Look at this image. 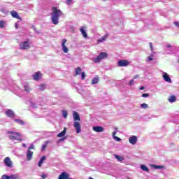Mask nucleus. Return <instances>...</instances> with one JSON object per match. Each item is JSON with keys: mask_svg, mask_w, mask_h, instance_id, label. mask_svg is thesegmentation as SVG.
Returning a JSON list of instances; mask_svg holds the SVG:
<instances>
[{"mask_svg": "<svg viewBox=\"0 0 179 179\" xmlns=\"http://www.w3.org/2000/svg\"><path fill=\"white\" fill-rule=\"evenodd\" d=\"M67 5H72V0H66Z\"/></svg>", "mask_w": 179, "mask_h": 179, "instance_id": "38", "label": "nucleus"}, {"mask_svg": "<svg viewBox=\"0 0 179 179\" xmlns=\"http://www.w3.org/2000/svg\"><path fill=\"white\" fill-rule=\"evenodd\" d=\"M15 122H17V124H20V125H24V122L22 120L19 119H15Z\"/></svg>", "mask_w": 179, "mask_h": 179, "instance_id": "24", "label": "nucleus"}, {"mask_svg": "<svg viewBox=\"0 0 179 179\" xmlns=\"http://www.w3.org/2000/svg\"><path fill=\"white\" fill-rule=\"evenodd\" d=\"M10 15H11L12 17H14L15 19H18L19 20H22V17H20V16H19V14L15 10H12L10 12Z\"/></svg>", "mask_w": 179, "mask_h": 179, "instance_id": "11", "label": "nucleus"}, {"mask_svg": "<svg viewBox=\"0 0 179 179\" xmlns=\"http://www.w3.org/2000/svg\"><path fill=\"white\" fill-rule=\"evenodd\" d=\"M178 64H179V59H178Z\"/></svg>", "mask_w": 179, "mask_h": 179, "instance_id": "51", "label": "nucleus"}, {"mask_svg": "<svg viewBox=\"0 0 179 179\" xmlns=\"http://www.w3.org/2000/svg\"><path fill=\"white\" fill-rule=\"evenodd\" d=\"M108 57V54L106 52H101L95 59H94V62L95 64H99L101 59H106Z\"/></svg>", "mask_w": 179, "mask_h": 179, "instance_id": "4", "label": "nucleus"}, {"mask_svg": "<svg viewBox=\"0 0 179 179\" xmlns=\"http://www.w3.org/2000/svg\"><path fill=\"white\" fill-rule=\"evenodd\" d=\"M113 139L115 141H117V142H120L121 139L119 137H117L116 136L113 137Z\"/></svg>", "mask_w": 179, "mask_h": 179, "instance_id": "36", "label": "nucleus"}, {"mask_svg": "<svg viewBox=\"0 0 179 179\" xmlns=\"http://www.w3.org/2000/svg\"><path fill=\"white\" fill-rule=\"evenodd\" d=\"M141 169L143 170V171H149V168L145 165H141Z\"/></svg>", "mask_w": 179, "mask_h": 179, "instance_id": "23", "label": "nucleus"}, {"mask_svg": "<svg viewBox=\"0 0 179 179\" xmlns=\"http://www.w3.org/2000/svg\"><path fill=\"white\" fill-rule=\"evenodd\" d=\"M65 134H66V127H64V130L57 134V138H62L65 136Z\"/></svg>", "mask_w": 179, "mask_h": 179, "instance_id": "16", "label": "nucleus"}, {"mask_svg": "<svg viewBox=\"0 0 179 179\" xmlns=\"http://www.w3.org/2000/svg\"><path fill=\"white\" fill-rule=\"evenodd\" d=\"M85 78H86V75L85 74V72L81 73L82 80H85Z\"/></svg>", "mask_w": 179, "mask_h": 179, "instance_id": "34", "label": "nucleus"}, {"mask_svg": "<svg viewBox=\"0 0 179 179\" xmlns=\"http://www.w3.org/2000/svg\"><path fill=\"white\" fill-rule=\"evenodd\" d=\"M93 131L95 132H103L104 128L103 127L96 126L93 127Z\"/></svg>", "mask_w": 179, "mask_h": 179, "instance_id": "14", "label": "nucleus"}, {"mask_svg": "<svg viewBox=\"0 0 179 179\" xmlns=\"http://www.w3.org/2000/svg\"><path fill=\"white\" fill-rule=\"evenodd\" d=\"M3 162L6 167H9L10 169H12V167H13V162H12V160H10V157H6L4 159Z\"/></svg>", "mask_w": 179, "mask_h": 179, "instance_id": "7", "label": "nucleus"}, {"mask_svg": "<svg viewBox=\"0 0 179 179\" xmlns=\"http://www.w3.org/2000/svg\"><path fill=\"white\" fill-rule=\"evenodd\" d=\"M129 85L130 86H132V85H134V80H131L129 81Z\"/></svg>", "mask_w": 179, "mask_h": 179, "instance_id": "40", "label": "nucleus"}, {"mask_svg": "<svg viewBox=\"0 0 179 179\" xmlns=\"http://www.w3.org/2000/svg\"><path fill=\"white\" fill-rule=\"evenodd\" d=\"M174 24H175V26H176V27H179V23H178V22L176 21V22H174Z\"/></svg>", "mask_w": 179, "mask_h": 179, "instance_id": "41", "label": "nucleus"}, {"mask_svg": "<svg viewBox=\"0 0 179 179\" xmlns=\"http://www.w3.org/2000/svg\"><path fill=\"white\" fill-rule=\"evenodd\" d=\"M140 90H145V87H143V86L141 87Z\"/></svg>", "mask_w": 179, "mask_h": 179, "instance_id": "47", "label": "nucleus"}, {"mask_svg": "<svg viewBox=\"0 0 179 179\" xmlns=\"http://www.w3.org/2000/svg\"><path fill=\"white\" fill-rule=\"evenodd\" d=\"M48 145V141H45V143L42 145V151L44 152V150H45V149H47V146Z\"/></svg>", "mask_w": 179, "mask_h": 179, "instance_id": "22", "label": "nucleus"}, {"mask_svg": "<svg viewBox=\"0 0 179 179\" xmlns=\"http://www.w3.org/2000/svg\"><path fill=\"white\" fill-rule=\"evenodd\" d=\"M138 78H139L138 75L134 76V79H138Z\"/></svg>", "mask_w": 179, "mask_h": 179, "instance_id": "45", "label": "nucleus"}, {"mask_svg": "<svg viewBox=\"0 0 179 179\" xmlns=\"http://www.w3.org/2000/svg\"><path fill=\"white\" fill-rule=\"evenodd\" d=\"M22 146H23V148H26V144L23 143Z\"/></svg>", "mask_w": 179, "mask_h": 179, "instance_id": "50", "label": "nucleus"}, {"mask_svg": "<svg viewBox=\"0 0 179 179\" xmlns=\"http://www.w3.org/2000/svg\"><path fill=\"white\" fill-rule=\"evenodd\" d=\"M73 118L74 120V128L76 131V134H79L80 132V131H82L81 129V127H80V123L79 122H76V121H79L80 120V116H79V113H78V112L74 111L73 113Z\"/></svg>", "mask_w": 179, "mask_h": 179, "instance_id": "2", "label": "nucleus"}, {"mask_svg": "<svg viewBox=\"0 0 179 179\" xmlns=\"http://www.w3.org/2000/svg\"><path fill=\"white\" fill-rule=\"evenodd\" d=\"M141 97H144V98L149 97V94H143L141 95Z\"/></svg>", "mask_w": 179, "mask_h": 179, "instance_id": "37", "label": "nucleus"}, {"mask_svg": "<svg viewBox=\"0 0 179 179\" xmlns=\"http://www.w3.org/2000/svg\"><path fill=\"white\" fill-rule=\"evenodd\" d=\"M45 159H47V157L45 155H43L41 158V159H40V161H39V162L38 164V167H41V166H43V163H44V160H45Z\"/></svg>", "mask_w": 179, "mask_h": 179, "instance_id": "17", "label": "nucleus"}, {"mask_svg": "<svg viewBox=\"0 0 179 179\" xmlns=\"http://www.w3.org/2000/svg\"><path fill=\"white\" fill-rule=\"evenodd\" d=\"M80 31L83 36L84 38H87V34L85 31V27H82L80 28Z\"/></svg>", "mask_w": 179, "mask_h": 179, "instance_id": "19", "label": "nucleus"}, {"mask_svg": "<svg viewBox=\"0 0 179 179\" xmlns=\"http://www.w3.org/2000/svg\"><path fill=\"white\" fill-rule=\"evenodd\" d=\"M5 27V22L0 21V28L3 29Z\"/></svg>", "mask_w": 179, "mask_h": 179, "instance_id": "31", "label": "nucleus"}, {"mask_svg": "<svg viewBox=\"0 0 179 179\" xmlns=\"http://www.w3.org/2000/svg\"><path fill=\"white\" fill-rule=\"evenodd\" d=\"M148 107H149V106L147 103L141 104V108H148Z\"/></svg>", "mask_w": 179, "mask_h": 179, "instance_id": "32", "label": "nucleus"}, {"mask_svg": "<svg viewBox=\"0 0 179 179\" xmlns=\"http://www.w3.org/2000/svg\"><path fill=\"white\" fill-rule=\"evenodd\" d=\"M24 87L25 92H30L31 90V89L30 88V87H29V85H24Z\"/></svg>", "mask_w": 179, "mask_h": 179, "instance_id": "30", "label": "nucleus"}, {"mask_svg": "<svg viewBox=\"0 0 179 179\" xmlns=\"http://www.w3.org/2000/svg\"><path fill=\"white\" fill-rule=\"evenodd\" d=\"M2 179H10V176H8V175H3L1 176Z\"/></svg>", "mask_w": 179, "mask_h": 179, "instance_id": "33", "label": "nucleus"}, {"mask_svg": "<svg viewBox=\"0 0 179 179\" xmlns=\"http://www.w3.org/2000/svg\"><path fill=\"white\" fill-rule=\"evenodd\" d=\"M65 43H66V39H63L62 41V50H63L64 52H65V54H66L68 52V51H69V50L68 49V48L65 45Z\"/></svg>", "mask_w": 179, "mask_h": 179, "instance_id": "9", "label": "nucleus"}, {"mask_svg": "<svg viewBox=\"0 0 179 179\" xmlns=\"http://www.w3.org/2000/svg\"><path fill=\"white\" fill-rule=\"evenodd\" d=\"M168 100L169 103H174V101H176V96L174 95L171 96Z\"/></svg>", "mask_w": 179, "mask_h": 179, "instance_id": "21", "label": "nucleus"}, {"mask_svg": "<svg viewBox=\"0 0 179 179\" xmlns=\"http://www.w3.org/2000/svg\"><path fill=\"white\" fill-rule=\"evenodd\" d=\"M166 47H167V48H170L171 47V45H167Z\"/></svg>", "mask_w": 179, "mask_h": 179, "instance_id": "49", "label": "nucleus"}, {"mask_svg": "<svg viewBox=\"0 0 179 179\" xmlns=\"http://www.w3.org/2000/svg\"><path fill=\"white\" fill-rule=\"evenodd\" d=\"M99 83V78H94L92 80V85H96Z\"/></svg>", "mask_w": 179, "mask_h": 179, "instance_id": "26", "label": "nucleus"}, {"mask_svg": "<svg viewBox=\"0 0 179 179\" xmlns=\"http://www.w3.org/2000/svg\"><path fill=\"white\" fill-rule=\"evenodd\" d=\"M107 37H108V34H106L104 36L98 39V43H103V41H105V40L107 38Z\"/></svg>", "mask_w": 179, "mask_h": 179, "instance_id": "20", "label": "nucleus"}, {"mask_svg": "<svg viewBox=\"0 0 179 179\" xmlns=\"http://www.w3.org/2000/svg\"><path fill=\"white\" fill-rule=\"evenodd\" d=\"M8 134H10L8 136L9 139L11 141H18V142H22L23 139L20 138V134L15 131H8Z\"/></svg>", "mask_w": 179, "mask_h": 179, "instance_id": "3", "label": "nucleus"}, {"mask_svg": "<svg viewBox=\"0 0 179 179\" xmlns=\"http://www.w3.org/2000/svg\"><path fill=\"white\" fill-rule=\"evenodd\" d=\"M75 72H76V74L74 75V76H78V75H80L82 73V68L77 67L75 69Z\"/></svg>", "mask_w": 179, "mask_h": 179, "instance_id": "18", "label": "nucleus"}, {"mask_svg": "<svg viewBox=\"0 0 179 179\" xmlns=\"http://www.w3.org/2000/svg\"><path fill=\"white\" fill-rule=\"evenodd\" d=\"M63 117H64V118L68 117V112H66V110L63 111Z\"/></svg>", "mask_w": 179, "mask_h": 179, "instance_id": "35", "label": "nucleus"}, {"mask_svg": "<svg viewBox=\"0 0 179 179\" xmlns=\"http://www.w3.org/2000/svg\"><path fill=\"white\" fill-rule=\"evenodd\" d=\"M118 66L124 67V66H128L129 65V62L128 60H120L117 62Z\"/></svg>", "mask_w": 179, "mask_h": 179, "instance_id": "8", "label": "nucleus"}, {"mask_svg": "<svg viewBox=\"0 0 179 179\" xmlns=\"http://www.w3.org/2000/svg\"><path fill=\"white\" fill-rule=\"evenodd\" d=\"M31 149H34V145L31 144V145L28 148V150L27 151V160L28 162H30L31 159H33V155H34V152L31 151Z\"/></svg>", "mask_w": 179, "mask_h": 179, "instance_id": "5", "label": "nucleus"}, {"mask_svg": "<svg viewBox=\"0 0 179 179\" xmlns=\"http://www.w3.org/2000/svg\"><path fill=\"white\" fill-rule=\"evenodd\" d=\"M148 61H153V58L149 57L148 58Z\"/></svg>", "mask_w": 179, "mask_h": 179, "instance_id": "44", "label": "nucleus"}, {"mask_svg": "<svg viewBox=\"0 0 179 179\" xmlns=\"http://www.w3.org/2000/svg\"><path fill=\"white\" fill-rule=\"evenodd\" d=\"M40 78H41V72L37 71L33 75L34 80H40Z\"/></svg>", "mask_w": 179, "mask_h": 179, "instance_id": "13", "label": "nucleus"}, {"mask_svg": "<svg viewBox=\"0 0 179 179\" xmlns=\"http://www.w3.org/2000/svg\"><path fill=\"white\" fill-rule=\"evenodd\" d=\"M163 78L165 80V82H168V83H171V78L170 76H169V74L167 73H164L163 75Z\"/></svg>", "mask_w": 179, "mask_h": 179, "instance_id": "15", "label": "nucleus"}, {"mask_svg": "<svg viewBox=\"0 0 179 179\" xmlns=\"http://www.w3.org/2000/svg\"><path fill=\"white\" fill-rule=\"evenodd\" d=\"M15 29H18L19 28V24L17 23H15Z\"/></svg>", "mask_w": 179, "mask_h": 179, "instance_id": "43", "label": "nucleus"}, {"mask_svg": "<svg viewBox=\"0 0 179 179\" xmlns=\"http://www.w3.org/2000/svg\"><path fill=\"white\" fill-rule=\"evenodd\" d=\"M129 142L131 145H135L136 143V142H138V137H136V136H133L130 137L129 138Z\"/></svg>", "mask_w": 179, "mask_h": 179, "instance_id": "12", "label": "nucleus"}, {"mask_svg": "<svg viewBox=\"0 0 179 179\" xmlns=\"http://www.w3.org/2000/svg\"><path fill=\"white\" fill-rule=\"evenodd\" d=\"M10 179H19L20 178H19V176L13 174V175L10 176Z\"/></svg>", "mask_w": 179, "mask_h": 179, "instance_id": "28", "label": "nucleus"}, {"mask_svg": "<svg viewBox=\"0 0 179 179\" xmlns=\"http://www.w3.org/2000/svg\"><path fill=\"white\" fill-rule=\"evenodd\" d=\"M52 10H53L51 18L52 23H53V24H58L59 16H62V11H61V10H58L57 7H52Z\"/></svg>", "mask_w": 179, "mask_h": 179, "instance_id": "1", "label": "nucleus"}, {"mask_svg": "<svg viewBox=\"0 0 179 179\" xmlns=\"http://www.w3.org/2000/svg\"><path fill=\"white\" fill-rule=\"evenodd\" d=\"M6 115L9 118H13L15 117V113H13V110L12 109H8L5 112Z\"/></svg>", "mask_w": 179, "mask_h": 179, "instance_id": "10", "label": "nucleus"}, {"mask_svg": "<svg viewBox=\"0 0 179 179\" xmlns=\"http://www.w3.org/2000/svg\"><path fill=\"white\" fill-rule=\"evenodd\" d=\"M115 157L118 160V162H122V160H124V158L122 157H120L117 155H115Z\"/></svg>", "mask_w": 179, "mask_h": 179, "instance_id": "27", "label": "nucleus"}, {"mask_svg": "<svg viewBox=\"0 0 179 179\" xmlns=\"http://www.w3.org/2000/svg\"><path fill=\"white\" fill-rule=\"evenodd\" d=\"M30 48V44L29 43V39L27 41H24L20 43V50H29Z\"/></svg>", "mask_w": 179, "mask_h": 179, "instance_id": "6", "label": "nucleus"}, {"mask_svg": "<svg viewBox=\"0 0 179 179\" xmlns=\"http://www.w3.org/2000/svg\"><path fill=\"white\" fill-rule=\"evenodd\" d=\"M46 177H47V175H45V174H44V173H43L42 176H41V178H42L43 179H45Z\"/></svg>", "mask_w": 179, "mask_h": 179, "instance_id": "42", "label": "nucleus"}, {"mask_svg": "<svg viewBox=\"0 0 179 179\" xmlns=\"http://www.w3.org/2000/svg\"><path fill=\"white\" fill-rule=\"evenodd\" d=\"M152 167H153V169H155L156 170H160V169H163L164 166H157V165H152Z\"/></svg>", "mask_w": 179, "mask_h": 179, "instance_id": "25", "label": "nucleus"}, {"mask_svg": "<svg viewBox=\"0 0 179 179\" xmlns=\"http://www.w3.org/2000/svg\"><path fill=\"white\" fill-rule=\"evenodd\" d=\"M45 89V85L44 84L41 85L39 87V90H41V92H44Z\"/></svg>", "mask_w": 179, "mask_h": 179, "instance_id": "29", "label": "nucleus"}, {"mask_svg": "<svg viewBox=\"0 0 179 179\" xmlns=\"http://www.w3.org/2000/svg\"><path fill=\"white\" fill-rule=\"evenodd\" d=\"M149 44L151 51H153V44L152 43H150Z\"/></svg>", "mask_w": 179, "mask_h": 179, "instance_id": "39", "label": "nucleus"}, {"mask_svg": "<svg viewBox=\"0 0 179 179\" xmlns=\"http://www.w3.org/2000/svg\"><path fill=\"white\" fill-rule=\"evenodd\" d=\"M115 135H117V131H114V132L113 133V138H114V136H115Z\"/></svg>", "mask_w": 179, "mask_h": 179, "instance_id": "46", "label": "nucleus"}, {"mask_svg": "<svg viewBox=\"0 0 179 179\" xmlns=\"http://www.w3.org/2000/svg\"><path fill=\"white\" fill-rule=\"evenodd\" d=\"M59 141H60L61 142H62L63 141H65V138H62L59 139Z\"/></svg>", "mask_w": 179, "mask_h": 179, "instance_id": "48", "label": "nucleus"}]
</instances>
